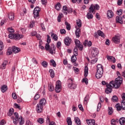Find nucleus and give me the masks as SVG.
Returning a JSON list of instances; mask_svg holds the SVG:
<instances>
[{"label": "nucleus", "mask_w": 125, "mask_h": 125, "mask_svg": "<svg viewBox=\"0 0 125 125\" xmlns=\"http://www.w3.org/2000/svg\"><path fill=\"white\" fill-rule=\"evenodd\" d=\"M104 73V68L102 64H99L97 65V72L96 73V78L100 79L102 78L103 73Z\"/></svg>", "instance_id": "nucleus-3"}, {"label": "nucleus", "mask_w": 125, "mask_h": 125, "mask_svg": "<svg viewBox=\"0 0 125 125\" xmlns=\"http://www.w3.org/2000/svg\"><path fill=\"white\" fill-rule=\"evenodd\" d=\"M7 63H8V62L7 61H4L2 63V66L3 68H5V67L6 66V65H7Z\"/></svg>", "instance_id": "nucleus-53"}, {"label": "nucleus", "mask_w": 125, "mask_h": 125, "mask_svg": "<svg viewBox=\"0 0 125 125\" xmlns=\"http://www.w3.org/2000/svg\"><path fill=\"white\" fill-rule=\"evenodd\" d=\"M72 2L73 3H76V2H77V3H81V2H82V0H72Z\"/></svg>", "instance_id": "nucleus-57"}, {"label": "nucleus", "mask_w": 125, "mask_h": 125, "mask_svg": "<svg viewBox=\"0 0 125 125\" xmlns=\"http://www.w3.org/2000/svg\"><path fill=\"white\" fill-rule=\"evenodd\" d=\"M98 36H100L101 37H102V38H104L105 37L104 33L101 30L98 31Z\"/></svg>", "instance_id": "nucleus-36"}, {"label": "nucleus", "mask_w": 125, "mask_h": 125, "mask_svg": "<svg viewBox=\"0 0 125 125\" xmlns=\"http://www.w3.org/2000/svg\"><path fill=\"white\" fill-rule=\"evenodd\" d=\"M50 45H49V43H46L45 46V49L48 51H49L50 49Z\"/></svg>", "instance_id": "nucleus-46"}, {"label": "nucleus", "mask_w": 125, "mask_h": 125, "mask_svg": "<svg viewBox=\"0 0 125 125\" xmlns=\"http://www.w3.org/2000/svg\"><path fill=\"white\" fill-rule=\"evenodd\" d=\"M49 72L50 73L51 78H53L54 77H55V74L54 73V70H53V69H50Z\"/></svg>", "instance_id": "nucleus-27"}, {"label": "nucleus", "mask_w": 125, "mask_h": 125, "mask_svg": "<svg viewBox=\"0 0 125 125\" xmlns=\"http://www.w3.org/2000/svg\"><path fill=\"white\" fill-rule=\"evenodd\" d=\"M98 59L97 58H95L94 59L92 60L91 62L92 64H95L97 62Z\"/></svg>", "instance_id": "nucleus-59"}, {"label": "nucleus", "mask_w": 125, "mask_h": 125, "mask_svg": "<svg viewBox=\"0 0 125 125\" xmlns=\"http://www.w3.org/2000/svg\"><path fill=\"white\" fill-rule=\"evenodd\" d=\"M81 33V29L80 28H78L75 31L76 37L80 38V37H81V35H82Z\"/></svg>", "instance_id": "nucleus-17"}, {"label": "nucleus", "mask_w": 125, "mask_h": 125, "mask_svg": "<svg viewBox=\"0 0 125 125\" xmlns=\"http://www.w3.org/2000/svg\"><path fill=\"white\" fill-rule=\"evenodd\" d=\"M51 37H52V38H53V40H55V41L58 40V36H57V35L54 33H52Z\"/></svg>", "instance_id": "nucleus-32"}, {"label": "nucleus", "mask_w": 125, "mask_h": 125, "mask_svg": "<svg viewBox=\"0 0 125 125\" xmlns=\"http://www.w3.org/2000/svg\"><path fill=\"white\" fill-rule=\"evenodd\" d=\"M56 49V47H55V46L54 45V44H52L51 46L49 49V50L48 51L51 54H55Z\"/></svg>", "instance_id": "nucleus-13"}, {"label": "nucleus", "mask_w": 125, "mask_h": 125, "mask_svg": "<svg viewBox=\"0 0 125 125\" xmlns=\"http://www.w3.org/2000/svg\"><path fill=\"white\" fill-rule=\"evenodd\" d=\"M50 42H51V39H50V36L47 35V43H50Z\"/></svg>", "instance_id": "nucleus-55"}, {"label": "nucleus", "mask_w": 125, "mask_h": 125, "mask_svg": "<svg viewBox=\"0 0 125 125\" xmlns=\"http://www.w3.org/2000/svg\"><path fill=\"white\" fill-rule=\"evenodd\" d=\"M13 53H18L21 51L20 48L13 46L12 47Z\"/></svg>", "instance_id": "nucleus-14"}, {"label": "nucleus", "mask_w": 125, "mask_h": 125, "mask_svg": "<svg viewBox=\"0 0 125 125\" xmlns=\"http://www.w3.org/2000/svg\"><path fill=\"white\" fill-rule=\"evenodd\" d=\"M71 60L72 63H75L77 61V56L73 55Z\"/></svg>", "instance_id": "nucleus-34"}, {"label": "nucleus", "mask_w": 125, "mask_h": 125, "mask_svg": "<svg viewBox=\"0 0 125 125\" xmlns=\"http://www.w3.org/2000/svg\"><path fill=\"white\" fill-rule=\"evenodd\" d=\"M4 48V46L3 45V42L0 41V50H2Z\"/></svg>", "instance_id": "nucleus-52"}, {"label": "nucleus", "mask_w": 125, "mask_h": 125, "mask_svg": "<svg viewBox=\"0 0 125 125\" xmlns=\"http://www.w3.org/2000/svg\"><path fill=\"white\" fill-rule=\"evenodd\" d=\"M7 30L9 34H13V33H14V29L12 27H9Z\"/></svg>", "instance_id": "nucleus-40"}, {"label": "nucleus", "mask_w": 125, "mask_h": 125, "mask_svg": "<svg viewBox=\"0 0 125 125\" xmlns=\"http://www.w3.org/2000/svg\"><path fill=\"white\" fill-rule=\"evenodd\" d=\"M55 8L56 9V10H60V9H61V4H60V2H58L55 5Z\"/></svg>", "instance_id": "nucleus-26"}, {"label": "nucleus", "mask_w": 125, "mask_h": 125, "mask_svg": "<svg viewBox=\"0 0 125 125\" xmlns=\"http://www.w3.org/2000/svg\"><path fill=\"white\" fill-rule=\"evenodd\" d=\"M71 42H72V39L71 38H69V37H67L64 39V43L65 45H67V46H69V45L71 44Z\"/></svg>", "instance_id": "nucleus-11"}, {"label": "nucleus", "mask_w": 125, "mask_h": 125, "mask_svg": "<svg viewBox=\"0 0 125 125\" xmlns=\"http://www.w3.org/2000/svg\"><path fill=\"white\" fill-rule=\"evenodd\" d=\"M15 35L13 33H9V39H14Z\"/></svg>", "instance_id": "nucleus-58"}, {"label": "nucleus", "mask_w": 125, "mask_h": 125, "mask_svg": "<svg viewBox=\"0 0 125 125\" xmlns=\"http://www.w3.org/2000/svg\"><path fill=\"white\" fill-rule=\"evenodd\" d=\"M114 17V13H113V11L112 10H108L107 11V18H112Z\"/></svg>", "instance_id": "nucleus-18"}, {"label": "nucleus", "mask_w": 125, "mask_h": 125, "mask_svg": "<svg viewBox=\"0 0 125 125\" xmlns=\"http://www.w3.org/2000/svg\"><path fill=\"white\" fill-rule=\"evenodd\" d=\"M63 16V14H60L58 18H57V20H58V21L59 22H61V17H62Z\"/></svg>", "instance_id": "nucleus-54"}, {"label": "nucleus", "mask_w": 125, "mask_h": 125, "mask_svg": "<svg viewBox=\"0 0 125 125\" xmlns=\"http://www.w3.org/2000/svg\"><path fill=\"white\" fill-rule=\"evenodd\" d=\"M42 65L44 68H46L47 67L48 63L46 61H44L42 62Z\"/></svg>", "instance_id": "nucleus-50"}, {"label": "nucleus", "mask_w": 125, "mask_h": 125, "mask_svg": "<svg viewBox=\"0 0 125 125\" xmlns=\"http://www.w3.org/2000/svg\"><path fill=\"white\" fill-rule=\"evenodd\" d=\"M46 103V100L44 98H43L40 101L36 107V110L38 114L42 113V111H43V106L45 105Z\"/></svg>", "instance_id": "nucleus-2"}, {"label": "nucleus", "mask_w": 125, "mask_h": 125, "mask_svg": "<svg viewBox=\"0 0 125 125\" xmlns=\"http://www.w3.org/2000/svg\"><path fill=\"white\" fill-rule=\"evenodd\" d=\"M114 84L113 82H110L109 83V84L107 85L106 88L105 89V92L106 93V94H109L111 93L112 91V87H114L113 86Z\"/></svg>", "instance_id": "nucleus-6"}, {"label": "nucleus", "mask_w": 125, "mask_h": 125, "mask_svg": "<svg viewBox=\"0 0 125 125\" xmlns=\"http://www.w3.org/2000/svg\"><path fill=\"white\" fill-rule=\"evenodd\" d=\"M77 25L78 26L79 28H81V27H82V21L81 19H78L77 20Z\"/></svg>", "instance_id": "nucleus-35"}, {"label": "nucleus", "mask_w": 125, "mask_h": 125, "mask_svg": "<svg viewBox=\"0 0 125 125\" xmlns=\"http://www.w3.org/2000/svg\"><path fill=\"white\" fill-rule=\"evenodd\" d=\"M93 54H95V55H97L99 51H98V49H97V48H93Z\"/></svg>", "instance_id": "nucleus-44"}, {"label": "nucleus", "mask_w": 125, "mask_h": 125, "mask_svg": "<svg viewBox=\"0 0 125 125\" xmlns=\"http://www.w3.org/2000/svg\"><path fill=\"white\" fill-rule=\"evenodd\" d=\"M13 52L12 50V47H9L7 49V51L6 53V55H11V54Z\"/></svg>", "instance_id": "nucleus-21"}, {"label": "nucleus", "mask_w": 125, "mask_h": 125, "mask_svg": "<svg viewBox=\"0 0 125 125\" xmlns=\"http://www.w3.org/2000/svg\"><path fill=\"white\" fill-rule=\"evenodd\" d=\"M75 43L77 47L79 48V50L82 51L83 49V44H81V42L79 41V40H75Z\"/></svg>", "instance_id": "nucleus-10"}, {"label": "nucleus", "mask_w": 125, "mask_h": 125, "mask_svg": "<svg viewBox=\"0 0 125 125\" xmlns=\"http://www.w3.org/2000/svg\"><path fill=\"white\" fill-rule=\"evenodd\" d=\"M62 9L63 14H65V15H67V13L68 12V7H67V6H63Z\"/></svg>", "instance_id": "nucleus-31"}, {"label": "nucleus", "mask_w": 125, "mask_h": 125, "mask_svg": "<svg viewBox=\"0 0 125 125\" xmlns=\"http://www.w3.org/2000/svg\"><path fill=\"white\" fill-rule=\"evenodd\" d=\"M115 107L117 110V111H121L123 108L122 107V106L120 105V104H117L115 105Z\"/></svg>", "instance_id": "nucleus-39"}, {"label": "nucleus", "mask_w": 125, "mask_h": 125, "mask_svg": "<svg viewBox=\"0 0 125 125\" xmlns=\"http://www.w3.org/2000/svg\"><path fill=\"white\" fill-rule=\"evenodd\" d=\"M88 100H89V95L87 94L84 98V104H87L88 103Z\"/></svg>", "instance_id": "nucleus-22"}, {"label": "nucleus", "mask_w": 125, "mask_h": 125, "mask_svg": "<svg viewBox=\"0 0 125 125\" xmlns=\"http://www.w3.org/2000/svg\"><path fill=\"white\" fill-rule=\"evenodd\" d=\"M50 62L52 66H53L54 67H56V62L55 61H54V60H51Z\"/></svg>", "instance_id": "nucleus-49"}, {"label": "nucleus", "mask_w": 125, "mask_h": 125, "mask_svg": "<svg viewBox=\"0 0 125 125\" xmlns=\"http://www.w3.org/2000/svg\"><path fill=\"white\" fill-rule=\"evenodd\" d=\"M38 123H39V124H41V125H42L43 123H44V119L43 118H40L37 120Z\"/></svg>", "instance_id": "nucleus-41"}, {"label": "nucleus", "mask_w": 125, "mask_h": 125, "mask_svg": "<svg viewBox=\"0 0 125 125\" xmlns=\"http://www.w3.org/2000/svg\"><path fill=\"white\" fill-rule=\"evenodd\" d=\"M111 125H116V122L115 121V119H113L111 121Z\"/></svg>", "instance_id": "nucleus-64"}, {"label": "nucleus", "mask_w": 125, "mask_h": 125, "mask_svg": "<svg viewBox=\"0 0 125 125\" xmlns=\"http://www.w3.org/2000/svg\"><path fill=\"white\" fill-rule=\"evenodd\" d=\"M74 121L78 125H82V123L81 122V120L79 117H74Z\"/></svg>", "instance_id": "nucleus-20"}, {"label": "nucleus", "mask_w": 125, "mask_h": 125, "mask_svg": "<svg viewBox=\"0 0 125 125\" xmlns=\"http://www.w3.org/2000/svg\"><path fill=\"white\" fill-rule=\"evenodd\" d=\"M112 41L115 43H119L120 42V37L119 36H115L112 38Z\"/></svg>", "instance_id": "nucleus-16"}, {"label": "nucleus", "mask_w": 125, "mask_h": 125, "mask_svg": "<svg viewBox=\"0 0 125 125\" xmlns=\"http://www.w3.org/2000/svg\"><path fill=\"white\" fill-rule=\"evenodd\" d=\"M113 58H114V57H112L110 56H107V60H109V61H112V60H113Z\"/></svg>", "instance_id": "nucleus-61"}, {"label": "nucleus", "mask_w": 125, "mask_h": 125, "mask_svg": "<svg viewBox=\"0 0 125 125\" xmlns=\"http://www.w3.org/2000/svg\"><path fill=\"white\" fill-rule=\"evenodd\" d=\"M13 114H14V109L12 108H11L9 110V112L7 113V115L9 116V117H11V116H12Z\"/></svg>", "instance_id": "nucleus-23"}, {"label": "nucleus", "mask_w": 125, "mask_h": 125, "mask_svg": "<svg viewBox=\"0 0 125 125\" xmlns=\"http://www.w3.org/2000/svg\"><path fill=\"white\" fill-rule=\"evenodd\" d=\"M73 68H74V71L75 74H79V72H80V69L77 67H73Z\"/></svg>", "instance_id": "nucleus-56"}, {"label": "nucleus", "mask_w": 125, "mask_h": 125, "mask_svg": "<svg viewBox=\"0 0 125 125\" xmlns=\"http://www.w3.org/2000/svg\"><path fill=\"white\" fill-rule=\"evenodd\" d=\"M74 55L75 56H78V47L75 46L73 50Z\"/></svg>", "instance_id": "nucleus-38"}, {"label": "nucleus", "mask_w": 125, "mask_h": 125, "mask_svg": "<svg viewBox=\"0 0 125 125\" xmlns=\"http://www.w3.org/2000/svg\"><path fill=\"white\" fill-rule=\"evenodd\" d=\"M116 21L117 23H120V24H123V18L120 16H117L116 18Z\"/></svg>", "instance_id": "nucleus-19"}, {"label": "nucleus", "mask_w": 125, "mask_h": 125, "mask_svg": "<svg viewBox=\"0 0 125 125\" xmlns=\"http://www.w3.org/2000/svg\"><path fill=\"white\" fill-rule=\"evenodd\" d=\"M68 82L69 83L68 85V86L69 88H71V89H75V88L77 87V85L74 83V79L69 78L68 80Z\"/></svg>", "instance_id": "nucleus-7"}, {"label": "nucleus", "mask_w": 125, "mask_h": 125, "mask_svg": "<svg viewBox=\"0 0 125 125\" xmlns=\"http://www.w3.org/2000/svg\"><path fill=\"white\" fill-rule=\"evenodd\" d=\"M121 107L122 110H125V102L124 100H122V102H121Z\"/></svg>", "instance_id": "nucleus-51"}, {"label": "nucleus", "mask_w": 125, "mask_h": 125, "mask_svg": "<svg viewBox=\"0 0 125 125\" xmlns=\"http://www.w3.org/2000/svg\"><path fill=\"white\" fill-rule=\"evenodd\" d=\"M90 6H92L94 11H95V9L99 10L100 7L98 4H96L95 6L93 4H91Z\"/></svg>", "instance_id": "nucleus-30"}, {"label": "nucleus", "mask_w": 125, "mask_h": 125, "mask_svg": "<svg viewBox=\"0 0 125 125\" xmlns=\"http://www.w3.org/2000/svg\"><path fill=\"white\" fill-rule=\"evenodd\" d=\"M119 123L120 125H124L125 124V118L122 117L119 119Z\"/></svg>", "instance_id": "nucleus-29"}, {"label": "nucleus", "mask_w": 125, "mask_h": 125, "mask_svg": "<svg viewBox=\"0 0 125 125\" xmlns=\"http://www.w3.org/2000/svg\"><path fill=\"white\" fill-rule=\"evenodd\" d=\"M61 87H62V85L61 84V82L60 81H57L56 84V87L55 88V90L56 92L57 93H59L60 91H61Z\"/></svg>", "instance_id": "nucleus-8"}, {"label": "nucleus", "mask_w": 125, "mask_h": 125, "mask_svg": "<svg viewBox=\"0 0 125 125\" xmlns=\"http://www.w3.org/2000/svg\"><path fill=\"white\" fill-rule=\"evenodd\" d=\"M82 83H84L85 84H88V79L86 78H84L82 79Z\"/></svg>", "instance_id": "nucleus-48"}, {"label": "nucleus", "mask_w": 125, "mask_h": 125, "mask_svg": "<svg viewBox=\"0 0 125 125\" xmlns=\"http://www.w3.org/2000/svg\"><path fill=\"white\" fill-rule=\"evenodd\" d=\"M88 75V67L87 66H85L84 67V76L85 78H86Z\"/></svg>", "instance_id": "nucleus-28"}, {"label": "nucleus", "mask_w": 125, "mask_h": 125, "mask_svg": "<svg viewBox=\"0 0 125 125\" xmlns=\"http://www.w3.org/2000/svg\"><path fill=\"white\" fill-rule=\"evenodd\" d=\"M25 125H33V124H32V123H31V121H30V120H27L26 122Z\"/></svg>", "instance_id": "nucleus-63"}, {"label": "nucleus", "mask_w": 125, "mask_h": 125, "mask_svg": "<svg viewBox=\"0 0 125 125\" xmlns=\"http://www.w3.org/2000/svg\"><path fill=\"white\" fill-rule=\"evenodd\" d=\"M107 111L108 112V115H112L114 112V110H113V108H112V107H108Z\"/></svg>", "instance_id": "nucleus-33"}, {"label": "nucleus", "mask_w": 125, "mask_h": 125, "mask_svg": "<svg viewBox=\"0 0 125 125\" xmlns=\"http://www.w3.org/2000/svg\"><path fill=\"white\" fill-rule=\"evenodd\" d=\"M95 14V11L93 9V8H92V6H90L89 8V12L87 13L86 15V17L87 19H92L93 18V15Z\"/></svg>", "instance_id": "nucleus-5"}, {"label": "nucleus", "mask_w": 125, "mask_h": 125, "mask_svg": "<svg viewBox=\"0 0 125 125\" xmlns=\"http://www.w3.org/2000/svg\"><path fill=\"white\" fill-rule=\"evenodd\" d=\"M111 100L113 102H118V97L117 96L114 95L112 97Z\"/></svg>", "instance_id": "nucleus-43"}, {"label": "nucleus", "mask_w": 125, "mask_h": 125, "mask_svg": "<svg viewBox=\"0 0 125 125\" xmlns=\"http://www.w3.org/2000/svg\"><path fill=\"white\" fill-rule=\"evenodd\" d=\"M87 124L88 125H95V120H90L86 121Z\"/></svg>", "instance_id": "nucleus-24"}, {"label": "nucleus", "mask_w": 125, "mask_h": 125, "mask_svg": "<svg viewBox=\"0 0 125 125\" xmlns=\"http://www.w3.org/2000/svg\"><path fill=\"white\" fill-rule=\"evenodd\" d=\"M65 25H66V29L68 31H70L71 30V25L67 21L65 22Z\"/></svg>", "instance_id": "nucleus-37"}, {"label": "nucleus", "mask_w": 125, "mask_h": 125, "mask_svg": "<svg viewBox=\"0 0 125 125\" xmlns=\"http://www.w3.org/2000/svg\"><path fill=\"white\" fill-rule=\"evenodd\" d=\"M48 89L49 91H53L54 90V86L52 84H49L48 85Z\"/></svg>", "instance_id": "nucleus-45"}, {"label": "nucleus", "mask_w": 125, "mask_h": 125, "mask_svg": "<svg viewBox=\"0 0 125 125\" xmlns=\"http://www.w3.org/2000/svg\"><path fill=\"white\" fill-rule=\"evenodd\" d=\"M11 119L13 121L14 125H17V124H18V122L20 125H24V123H25L23 117L22 116H20L19 117V115L17 112H15L13 116L11 117Z\"/></svg>", "instance_id": "nucleus-1"}, {"label": "nucleus", "mask_w": 125, "mask_h": 125, "mask_svg": "<svg viewBox=\"0 0 125 125\" xmlns=\"http://www.w3.org/2000/svg\"><path fill=\"white\" fill-rule=\"evenodd\" d=\"M0 89L1 91L4 93V92H5L7 90V86L6 85H3Z\"/></svg>", "instance_id": "nucleus-25"}, {"label": "nucleus", "mask_w": 125, "mask_h": 125, "mask_svg": "<svg viewBox=\"0 0 125 125\" xmlns=\"http://www.w3.org/2000/svg\"><path fill=\"white\" fill-rule=\"evenodd\" d=\"M66 122L68 125H72V120L70 117H67L66 119Z\"/></svg>", "instance_id": "nucleus-42"}, {"label": "nucleus", "mask_w": 125, "mask_h": 125, "mask_svg": "<svg viewBox=\"0 0 125 125\" xmlns=\"http://www.w3.org/2000/svg\"><path fill=\"white\" fill-rule=\"evenodd\" d=\"M40 11H41V9L39 7H36L34 8L33 10L34 17L35 19L40 17Z\"/></svg>", "instance_id": "nucleus-9"}, {"label": "nucleus", "mask_w": 125, "mask_h": 125, "mask_svg": "<svg viewBox=\"0 0 125 125\" xmlns=\"http://www.w3.org/2000/svg\"><path fill=\"white\" fill-rule=\"evenodd\" d=\"M101 105H102L101 103H99L97 106V112L99 111L100 108H101Z\"/></svg>", "instance_id": "nucleus-60"}, {"label": "nucleus", "mask_w": 125, "mask_h": 125, "mask_svg": "<svg viewBox=\"0 0 125 125\" xmlns=\"http://www.w3.org/2000/svg\"><path fill=\"white\" fill-rule=\"evenodd\" d=\"M24 38V35L22 34H15L14 40L16 41H19V40H21V39H23Z\"/></svg>", "instance_id": "nucleus-12"}, {"label": "nucleus", "mask_w": 125, "mask_h": 125, "mask_svg": "<svg viewBox=\"0 0 125 125\" xmlns=\"http://www.w3.org/2000/svg\"><path fill=\"white\" fill-rule=\"evenodd\" d=\"M31 36L34 37V36H37V32L33 31L31 32Z\"/></svg>", "instance_id": "nucleus-62"}, {"label": "nucleus", "mask_w": 125, "mask_h": 125, "mask_svg": "<svg viewBox=\"0 0 125 125\" xmlns=\"http://www.w3.org/2000/svg\"><path fill=\"white\" fill-rule=\"evenodd\" d=\"M15 16V15L14 14V13L12 12L9 13V14H8V17L9 20H10L11 21H13V20H14Z\"/></svg>", "instance_id": "nucleus-15"}, {"label": "nucleus", "mask_w": 125, "mask_h": 125, "mask_svg": "<svg viewBox=\"0 0 125 125\" xmlns=\"http://www.w3.org/2000/svg\"><path fill=\"white\" fill-rule=\"evenodd\" d=\"M123 77L118 76V77L115 79V81H112L111 82H113V87L118 89L120 86L121 84L123 83Z\"/></svg>", "instance_id": "nucleus-4"}, {"label": "nucleus", "mask_w": 125, "mask_h": 125, "mask_svg": "<svg viewBox=\"0 0 125 125\" xmlns=\"http://www.w3.org/2000/svg\"><path fill=\"white\" fill-rule=\"evenodd\" d=\"M40 97H41V95H40L39 92H38L34 97V100H38Z\"/></svg>", "instance_id": "nucleus-47"}]
</instances>
